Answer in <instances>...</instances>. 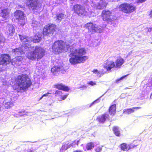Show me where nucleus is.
Returning a JSON list of instances; mask_svg holds the SVG:
<instances>
[{
    "instance_id": "obj_1",
    "label": "nucleus",
    "mask_w": 152,
    "mask_h": 152,
    "mask_svg": "<svg viewBox=\"0 0 152 152\" xmlns=\"http://www.w3.org/2000/svg\"><path fill=\"white\" fill-rule=\"evenodd\" d=\"M70 52L69 56L71 58L69 59V61L72 64L84 63L88 58L87 56H83L86 53V51L84 48L76 49L72 47L70 48Z\"/></svg>"
},
{
    "instance_id": "obj_2",
    "label": "nucleus",
    "mask_w": 152,
    "mask_h": 152,
    "mask_svg": "<svg viewBox=\"0 0 152 152\" xmlns=\"http://www.w3.org/2000/svg\"><path fill=\"white\" fill-rule=\"evenodd\" d=\"M32 84L31 80L28 75L23 74L15 77L12 87L14 90L19 92L21 90H27Z\"/></svg>"
},
{
    "instance_id": "obj_3",
    "label": "nucleus",
    "mask_w": 152,
    "mask_h": 152,
    "mask_svg": "<svg viewBox=\"0 0 152 152\" xmlns=\"http://www.w3.org/2000/svg\"><path fill=\"white\" fill-rule=\"evenodd\" d=\"M45 51L43 48L38 46H36L35 49L32 51H30L27 54V57L32 60L38 61L45 55Z\"/></svg>"
},
{
    "instance_id": "obj_4",
    "label": "nucleus",
    "mask_w": 152,
    "mask_h": 152,
    "mask_svg": "<svg viewBox=\"0 0 152 152\" xmlns=\"http://www.w3.org/2000/svg\"><path fill=\"white\" fill-rule=\"evenodd\" d=\"M64 42L57 40L54 42L51 47L52 52L56 55H58L63 52L65 49Z\"/></svg>"
},
{
    "instance_id": "obj_5",
    "label": "nucleus",
    "mask_w": 152,
    "mask_h": 152,
    "mask_svg": "<svg viewBox=\"0 0 152 152\" xmlns=\"http://www.w3.org/2000/svg\"><path fill=\"white\" fill-rule=\"evenodd\" d=\"M120 11L126 14H130L136 11V7L132 3H124L118 7Z\"/></svg>"
},
{
    "instance_id": "obj_6",
    "label": "nucleus",
    "mask_w": 152,
    "mask_h": 152,
    "mask_svg": "<svg viewBox=\"0 0 152 152\" xmlns=\"http://www.w3.org/2000/svg\"><path fill=\"white\" fill-rule=\"evenodd\" d=\"M14 15L16 19L18 20V25L23 26L25 24L26 18L23 11L20 10H17L14 13Z\"/></svg>"
},
{
    "instance_id": "obj_7",
    "label": "nucleus",
    "mask_w": 152,
    "mask_h": 152,
    "mask_svg": "<svg viewBox=\"0 0 152 152\" xmlns=\"http://www.w3.org/2000/svg\"><path fill=\"white\" fill-rule=\"evenodd\" d=\"M72 10L74 13L79 16H86L88 13L85 7L79 4L74 5Z\"/></svg>"
},
{
    "instance_id": "obj_8",
    "label": "nucleus",
    "mask_w": 152,
    "mask_h": 152,
    "mask_svg": "<svg viewBox=\"0 0 152 152\" xmlns=\"http://www.w3.org/2000/svg\"><path fill=\"white\" fill-rule=\"evenodd\" d=\"M45 26L43 28L42 34L43 36H52L56 31V26L54 24H48Z\"/></svg>"
},
{
    "instance_id": "obj_9",
    "label": "nucleus",
    "mask_w": 152,
    "mask_h": 152,
    "mask_svg": "<svg viewBox=\"0 0 152 152\" xmlns=\"http://www.w3.org/2000/svg\"><path fill=\"white\" fill-rule=\"evenodd\" d=\"M84 27L88 29V32L93 34L96 32L101 33L103 30V27L100 26H97L93 23L89 22L85 24Z\"/></svg>"
},
{
    "instance_id": "obj_10",
    "label": "nucleus",
    "mask_w": 152,
    "mask_h": 152,
    "mask_svg": "<svg viewBox=\"0 0 152 152\" xmlns=\"http://www.w3.org/2000/svg\"><path fill=\"white\" fill-rule=\"evenodd\" d=\"M12 59L9 54L3 53L0 55V65L7 66L11 62Z\"/></svg>"
},
{
    "instance_id": "obj_11",
    "label": "nucleus",
    "mask_w": 152,
    "mask_h": 152,
    "mask_svg": "<svg viewBox=\"0 0 152 152\" xmlns=\"http://www.w3.org/2000/svg\"><path fill=\"white\" fill-rule=\"evenodd\" d=\"M12 59L9 54L3 53L0 55V65L7 66L11 62Z\"/></svg>"
},
{
    "instance_id": "obj_12",
    "label": "nucleus",
    "mask_w": 152,
    "mask_h": 152,
    "mask_svg": "<svg viewBox=\"0 0 152 152\" xmlns=\"http://www.w3.org/2000/svg\"><path fill=\"white\" fill-rule=\"evenodd\" d=\"M26 4L31 10H37L39 8L41 5L37 2L38 0H26Z\"/></svg>"
},
{
    "instance_id": "obj_13",
    "label": "nucleus",
    "mask_w": 152,
    "mask_h": 152,
    "mask_svg": "<svg viewBox=\"0 0 152 152\" xmlns=\"http://www.w3.org/2000/svg\"><path fill=\"white\" fill-rule=\"evenodd\" d=\"M112 13L108 10H104L101 13V16L103 20L104 21H108L111 20V17Z\"/></svg>"
},
{
    "instance_id": "obj_14",
    "label": "nucleus",
    "mask_w": 152,
    "mask_h": 152,
    "mask_svg": "<svg viewBox=\"0 0 152 152\" xmlns=\"http://www.w3.org/2000/svg\"><path fill=\"white\" fill-rule=\"evenodd\" d=\"M115 63L113 60H107L104 64V67L107 71H110L111 69L115 67Z\"/></svg>"
},
{
    "instance_id": "obj_15",
    "label": "nucleus",
    "mask_w": 152,
    "mask_h": 152,
    "mask_svg": "<svg viewBox=\"0 0 152 152\" xmlns=\"http://www.w3.org/2000/svg\"><path fill=\"white\" fill-rule=\"evenodd\" d=\"M109 117L108 114L104 113L97 117L96 120L99 123H104L107 120H109Z\"/></svg>"
},
{
    "instance_id": "obj_16",
    "label": "nucleus",
    "mask_w": 152,
    "mask_h": 152,
    "mask_svg": "<svg viewBox=\"0 0 152 152\" xmlns=\"http://www.w3.org/2000/svg\"><path fill=\"white\" fill-rule=\"evenodd\" d=\"M54 88L59 90H61L64 91L68 92L69 88L67 86L63 85L62 83H57L54 85Z\"/></svg>"
},
{
    "instance_id": "obj_17",
    "label": "nucleus",
    "mask_w": 152,
    "mask_h": 152,
    "mask_svg": "<svg viewBox=\"0 0 152 152\" xmlns=\"http://www.w3.org/2000/svg\"><path fill=\"white\" fill-rule=\"evenodd\" d=\"M124 60L121 57H119L117 58L115 61V68H120L124 62Z\"/></svg>"
},
{
    "instance_id": "obj_18",
    "label": "nucleus",
    "mask_w": 152,
    "mask_h": 152,
    "mask_svg": "<svg viewBox=\"0 0 152 152\" xmlns=\"http://www.w3.org/2000/svg\"><path fill=\"white\" fill-rule=\"evenodd\" d=\"M134 146L131 144L127 145L126 143H123L120 145V147L121 150L124 151H128V150L134 148Z\"/></svg>"
},
{
    "instance_id": "obj_19",
    "label": "nucleus",
    "mask_w": 152,
    "mask_h": 152,
    "mask_svg": "<svg viewBox=\"0 0 152 152\" xmlns=\"http://www.w3.org/2000/svg\"><path fill=\"white\" fill-rule=\"evenodd\" d=\"M10 11L8 8H5L1 10V16L5 20L9 17Z\"/></svg>"
},
{
    "instance_id": "obj_20",
    "label": "nucleus",
    "mask_w": 152,
    "mask_h": 152,
    "mask_svg": "<svg viewBox=\"0 0 152 152\" xmlns=\"http://www.w3.org/2000/svg\"><path fill=\"white\" fill-rule=\"evenodd\" d=\"M62 91L56 90L55 93V96L58 97V99L60 101L64 100L67 97V95H62Z\"/></svg>"
},
{
    "instance_id": "obj_21",
    "label": "nucleus",
    "mask_w": 152,
    "mask_h": 152,
    "mask_svg": "<svg viewBox=\"0 0 152 152\" xmlns=\"http://www.w3.org/2000/svg\"><path fill=\"white\" fill-rule=\"evenodd\" d=\"M107 3L103 0H101L96 6V8L98 10H102L106 8Z\"/></svg>"
},
{
    "instance_id": "obj_22",
    "label": "nucleus",
    "mask_w": 152,
    "mask_h": 152,
    "mask_svg": "<svg viewBox=\"0 0 152 152\" xmlns=\"http://www.w3.org/2000/svg\"><path fill=\"white\" fill-rule=\"evenodd\" d=\"M71 145L68 141L63 143V144L60 150V152H64L68 149L70 148Z\"/></svg>"
},
{
    "instance_id": "obj_23",
    "label": "nucleus",
    "mask_w": 152,
    "mask_h": 152,
    "mask_svg": "<svg viewBox=\"0 0 152 152\" xmlns=\"http://www.w3.org/2000/svg\"><path fill=\"white\" fill-rule=\"evenodd\" d=\"M15 31V29L13 26L10 24L8 26V29L6 31L7 34L9 36H12Z\"/></svg>"
},
{
    "instance_id": "obj_24",
    "label": "nucleus",
    "mask_w": 152,
    "mask_h": 152,
    "mask_svg": "<svg viewBox=\"0 0 152 152\" xmlns=\"http://www.w3.org/2000/svg\"><path fill=\"white\" fill-rule=\"evenodd\" d=\"M116 105L114 104L110 105L108 109V112L110 115L113 116L116 113Z\"/></svg>"
},
{
    "instance_id": "obj_25",
    "label": "nucleus",
    "mask_w": 152,
    "mask_h": 152,
    "mask_svg": "<svg viewBox=\"0 0 152 152\" xmlns=\"http://www.w3.org/2000/svg\"><path fill=\"white\" fill-rule=\"evenodd\" d=\"M141 108V107H133L132 108H127L124 110V113L126 114H130L135 111L137 109Z\"/></svg>"
},
{
    "instance_id": "obj_26",
    "label": "nucleus",
    "mask_w": 152,
    "mask_h": 152,
    "mask_svg": "<svg viewBox=\"0 0 152 152\" xmlns=\"http://www.w3.org/2000/svg\"><path fill=\"white\" fill-rule=\"evenodd\" d=\"M42 38L40 35L39 33L36 34L32 38V41L35 43L39 42L41 40Z\"/></svg>"
},
{
    "instance_id": "obj_27",
    "label": "nucleus",
    "mask_w": 152,
    "mask_h": 152,
    "mask_svg": "<svg viewBox=\"0 0 152 152\" xmlns=\"http://www.w3.org/2000/svg\"><path fill=\"white\" fill-rule=\"evenodd\" d=\"M12 51L14 53L15 55H18L19 54H22L24 53L23 49L21 47L14 49L12 50Z\"/></svg>"
},
{
    "instance_id": "obj_28",
    "label": "nucleus",
    "mask_w": 152,
    "mask_h": 152,
    "mask_svg": "<svg viewBox=\"0 0 152 152\" xmlns=\"http://www.w3.org/2000/svg\"><path fill=\"white\" fill-rule=\"evenodd\" d=\"M61 70V67L60 66H54L51 68V72L54 75H56Z\"/></svg>"
},
{
    "instance_id": "obj_29",
    "label": "nucleus",
    "mask_w": 152,
    "mask_h": 152,
    "mask_svg": "<svg viewBox=\"0 0 152 152\" xmlns=\"http://www.w3.org/2000/svg\"><path fill=\"white\" fill-rule=\"evenodd\" d=\"M112 130L114 134L116 136L120 137L121 133L118 127L115 126L113 127Z\"/></svg>"
},
{
    "instance_id": "obj_30",
    "label": "nucleus",
    "mask_w": 152,
    "mask_h": 152,
    "mask_svg": "<svg viewBox=\"0 0 152 152\" xmlns=\"http://www.w3.org/2000/svg\"><path fill=\"white\" fill-rule=\"evenodd\" d=\"M65 16V14L63 13H58L56 14L55 18L56 20L60 22L64 18Z\"/></svg>"
},
{
    "instance_id": "obj_31",
    "label": "nucleus",
    "mask_w": 152,
    "mask_h": 152,
    "mask_svg": "<svg viewBox=\"0 0 152 152\" xmlns=\"http://www.w3.org/2000/svg\"><path fill=\"white\" fill-rule=\"evenodd\" d=\"M20 39V41L23 43H25L26 42H28L29 41V38L27 36L25 35H21L19 34Z\"/></svg>"
},
{
    "instance_id": "obj_32",
    "label": "nucleus",
    "mask_w": 152,
    "mask_h": 152,
    "mask_svg": "<svg viewBox=\"0 0 152 152\" xmlns=\"http://www.w3.org/2000/svg\"><path fill=\"white\" fill-rule=\"evenodd\" d=\"M86 148L87 150H90L94 148V145L92 142H89L86 145Z\"/></svg>"
},
{
    "instance_id": "obj_33",
    "label": "nucleus",
    "mask_w": 152,
    "mask_h": 152,
    "mask_svg": "<svg viewBox=\"0 0 152 152\" xmlns=\"http://www.w3.org/2000/svg\"><path fill=\"white\" fill-rule=\"evenodd\" d=\"M13 105V102H7L5 103V107L7 108H10Z\"/></svg>"
},
{
    "instance_id": "obj_34",
    "label": "nucleus",
    "mask_w": 152,
    "mask_h": 152,
    "mask_svg": "<svg viewBox=\"0 0 152 152\" xmlns=\"http://www.w3.org/2000/svg\"><path fill=\"white\" fill-rule=\"evenodd\" d=\"M5 40V38L3 35L0 33V44L4 43Z\"/></svg>"
},
{
    "instance_id": "obj_35",
    "label": "nucleus",
    "mask_w": 152,
    "mask_h": 152,
    "mask_svg": "<svg viewBox=\"0 0 152 152\" xmlns=\"http://www.w3.org/2000/svg\"><path fill=\"white\" fill-rule=\"evenodd\" d=\"M24 56H18L15 58L16 61H21L24 58Z\"/></svg>"
},
{
    "instance_id": "obj_36",
    "label": "nucleus",
    "mask_w": 152,
    "mask_h": 152,
    "mask_svg": "<svg viewBox=\"0 0 152 152\" xmlns=\"http://www.w3.org/2000/svg\"><path fill=\"white\" fill-rule=\"evenodd\" d=\"M128 75H125L124 76H123L121 77L119 79H118L115 80V83H119L120 81L122 80L123 78H124L125 77H126Z\"/></svg>"
},
{
    "instance_id": "obj_37",
    "label": "nucleus",
    "mask_w": 152,
    "mask_h": 152,
    "mask_svg": "<svg viewBox=\"0 0 152 152\" xmlns=\"http://www.w3.org/2000/svg\"><path fill=\"white\" fill-rule=\"evenodd\" d=\"M102 150V148L99 147H97L95 150V151L96 152H100Z\"/></svg>"
},
{
    "instance_id": "obj_38",
    "label": "nucleus",
    "mask_w": 152,
    "mask_h": 152,
    "mask_svg": "<svg viewBox=\"0 0 152 152\" xmlns=\"http://www.w3.org/2000/svg\"><path fill=\"white\" fill-rule=\"evenodd\" d=\"M88 84L89 85H91L92 86L95 85L96 84V83L95 82H93L92 81H91L88 83Z\"/></svg>"
},
{
    "instance_id": "obj_39",
    "label": "nucleus",
    "mask_w": 152,
    "mask_h": 152,
    "mask_svg": "<svg viewBox=\"0 0 152 152\" xmlns=\"http://www.w3.org/2000/svg\"><path fill=\"white\" fill-rule=\"evenodd\" d=\"M16 149L18 152H23V151L22 150V149H20V148L19 147H17Z\"/></svg>"
},
{
    "instance_id": "obj_40",
    "label": "nucleus",
    "mask_w": 152,
    "mask_h": 152,
    "mask_svg": "<svg viewBox=\"0 0 152 152\" xmlns=\"http://www.w3.org/2000/svg\"><path fill=\"white\" fill-rule=\"evenodd\" d=\"M27 152H34V151L31 148V149H28L27 151Z\"/></svg>"
},
{
    "instance_id": "obj_41",
    "label": "nucleus",
    "mask_w": 152,
    "mask_h": 152,
    "mask_svg": "<svg viewBox=\"0 0 152 152\" xmlns=\"http://www.w3.org/2000/svg\"><path fill=\"white\" fill-rule=\"evenodd\" d=\"M92 72L94 73H99V72L98 71V70L97 69H94L92 71Z\"/></svg>"
},
{
    "instance_id": "obj_42",
    "label": "nucleus",
    "mask_w": 152,
    "mask_h": 152,
    "mask_svg": "<svg viewBox=\"0 0 152 152\" xmlns=\"http://www.w3.org/2000/svg\"><path fill=\"white\" fill-rule=\"evenodd\" d=\"M149 15L150 17H152V10L150 11L149 14Z\"/></svg>"
},
{
    "instance_id": "obj_43",
    "label": "nucleus",
    "mask_w": 152,
    "mask_h": 152,
    "mask_svg": "<svg viewBox=\"0 0 152 152\" xmlns=\"http://www.w3.org/2000/svg\"><path fill=\"white\" fill-rule=\"evenodd\" d=\"M49 94V93L48 92L46 94H44L43 95H42V96L44 97V96H47L48 94Z\"/></svg>"
},
{
    "instance_id": "obj_44",
    "label": "nucleus",
    "mask_w": 152,
    "mask_h": 152,
    "mask_svg": "<svg viewBox=\"0 0 152 152\" xmlns=\"http://www.w3.org/2000/svg\"><path fill=\"white\" fill-rule=\"evenodd\" d=\"M98 100V99H97L96 100H95L91 104V105H92L95 102H96L97 100Z\"/></svg>"
},
{
    "instance_id": "obj_45",
    "label": "nucleus",
    "mask_w": 152,
    "mask_h": 152,
    "mask_svg": "<svg viewBox=\"0 0 152 152\" xmlns=\"http://www.w3.org/2000/svg\"><path fill=\"white\" fill-rule=\"evenodd\" d=\"M73 152H82V151H81L76 150L75 151H73Z\"/></svg>"
},
{
    "instance_id": "obj_46",
    "label": "nucleus",
    "mask_w": 152,
    "mask_h": 152,
    "mask_svg": "<svg viewBox=\"0 0 152 152\" xmlns=\"http://www.w3.org/2000/svg\"><path fill=\"white\" fill-rule=\"evenodd\" d=\"M70 1H78L79 0H69Z\"/></svg>"
},
{
    "instance_id": "obj_47",
    "label": "nucleus",
    "mask_w": 152,
    "mask_h": 152,
    "mask_svg": "<svg viewBox=\"0 0 152 152\" xmlns=\"http://www.w3.org/2000/svg\"><path fill=\"white\" fill-rule=\"evenodd\" d=\"M43 97L42 96L39 99V100H40L42 99Z\"/></svg>"
},
{
    "instance_id": "obj_48",
    "label": "nucleus",
    "mask_w": 152,
    "mask_h": 152,
    "mask_svg": "<svg viewBox=\"0 0 152 152\" xmlns=\"http://www.w3.org/2000/svg\"><path fill=\"white\" fill-rule=\"evenodd\" d=\"M151 85L152 86V80H151Z\"/></svg>"
},
{
    "instance_id": "obj_49",
    "label": "nucleus",
    "mask_w": 152,
    "mask_h": 152,
    "mask_svg": "<svg viewBox=\"0 0 152 152\" xmlns=\"http://www.w3.org/2000/svg\"><path fill=\"white\" fill-rule=\"evenodd\" d=\"M106 73V72H102V73L103 74H104L105 73Z\"/></svg>"
},
{
    "instance_id": "obj_50",
    "label": "nucleus",
    "mask_w": 152,
    "mask_h": 152,
    "mask_svg": "<svg viewBox=\"0 0 152 152\" xmlns=\"http://www.w3.org/2000/svg\"><path fill=\"white\" fill-rule=\"evenodd\" d=\"M151 44H152V42H151Z\"/></svg>"
}]
</instances>
